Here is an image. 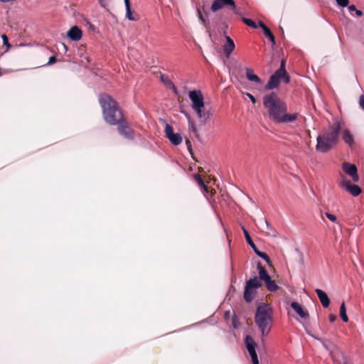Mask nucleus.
<instances>
[{
    "label": "nucleus",
    "instance_id": "nucleus-1",
    "mask_svg": "<svg viewBox=\"0 0 364 364\" xmlns=\"http://www.w3.org/2000/svg\"><path fill=\"white\" fill-rule=\"evenodd\" d=\"M341 130V123L336 122L327 129L323 131L317 136L316 149L321 153H326L330 151L338 143Z\"/></svg>",
    "mask_w": 364,
    "mask_h": 364
},
{
    "label": "nucleus",
    "instance_id": "nucleus-2",
    "mask_svg": "<svg viewBox=\"0 0 364 364\" xmlns=\"http://www.w3.org/2000/svg\"><path fill=\"white\" fill-rule=\"evenodd\" d=\"M255 320L257 326L262 332V336H267L269 333L272 326V308L267 304H259L257 308Z\"/></svg>",
    "mask_w": 364,
    "mask_h": 364
},
{
    "label": "nucleus",
    "instance_id": "nucleus-3",
    "mask_svg": "<svg viewBox=\"0 0 364 364\" xmlns=\"http://www.w3.org/2000/svg\"><path fill=\"white\" fill-rule=\"evenodd\" d=\"M263 104L269 114H287V105L274 92L266 95L263 98Z\"/></svg>",
    "mask_w": 364,
    "mask_h": 364
},
{
    "label": "nucleus",
    "instance_id": "nucleus-4",
    "mask_svg": "<svg viewBox=\"0 0 364 364\" xmlns=\"http://www.w3.org/2000/svg\"><path fill=\"white\" fill-rule=\"evenodd\" d=\"M188 123L189 129L191 130L197 138H199L198 132L201 130L206 124L209 115H186Z\"/></svg>",
    "mask_w": 364,
    "mask_h": 364
},
{
    "label": "nucleus",
    "instance_id": "nucleus-5",
    "mask_svg": "<svg viewBox=\"0 0 364 364\" xmlns=\"http://www.w3.org/2000/svg\"><path fill=\"white\" fill-rule=\"evenodd\" d=\"M99 102L102 109L103 114H115L117 112H119L117 102L108 95H100Z\"/></svg>",
    "mask_w": 364,
    "mask_h": 364
},
{
    "label": "nucleus",
    "instance_id": "nucleus-6",
    "mask_svg": "<svg viewBox=\"0 0 364 364\" xmlns=\"http://www.w3.org/2000/svg\"><path fill=\"white\" fill-rule=\"evenodd\" d=\"M188 96L192 102V108L197 114H201L205 106L202 92L200 90L190 91Z\"/></svg>",
    "mask_w": 364,
    "mask_h": 364
},
{
    "label": "nucleus",
    "instance_id": "nucleus-7",
    "mask_svg": "<svg viewBox=\"0 0 364 364\" xmlns=\"http://www.w3.org/2000/svg\"><path fill=\"white\" fill-rule=\"evenodd\" d=\"M246 348L251 356L252 364H259V360L255 350L256 343L251 336H247L245 338Z\"/></svg>",
    "mask_w": 364,
    "mask_h": 364
},
{
    "label": "nucleus",
    "instance_id": "nucleus-8",
    "mask_svg": "<svg viewBox=\"0 0 364 364\" xmlns=\"http://www.w3.org/2000/svg\"><path fill=\"white\" fill-rule=\"evenodd\" d=\"M163 123L165 124V134L166 136L169 139V141L173 144V145H178L182 142V137L179 134H175L173 133V127L168 124V123H166L164 121H163Z\"/></svg>",
    "mask_w": 364,
    "mask_h": 364
},
{
    "label": "nucleus",
    "instance_id": "nucleus-9",
    "mask_svg": "<svg viewBox=\"0 0 364 364\" xmlns=\"http://www.w3.org/2000/svg\"><path fill=\"white\" fill-rule=\"evenodd\" d=\"M242 231L245 235L247 242L254 250V251L257 254V255H258L261 258L264 259L268 264H270L271 260H270V258L269 257V256L265 252L259 251L257 248V247L255 246V243L252 241L248 231L244 227H242Z\"/></svg>",
    "mask_w": 364,
    "mask_h": 364
},
{
    "label": "nucleus",
    "instance_id": "nucleus-10",
    "mask_svg": "<svg viewBox=\"0 0 364 364\" xmlns=\"http://www.w3.org/2000/svg\"><path fill=\"white\" fill-rule=\"evenodd\" d=\"M341 185L353 196H358L361 193V188L358 185L352 184L351 181L346 179L345 176L342 177Z\"/></svg>",
    "mask_w": 364,
    "mask_h": 364
},
{
    "label": "nucleus",
    "instance_id": "nucleus-11",
    "mask_svg": "<svg viewBox=\"0 0 364 364\" xmlns=\"http://www.w3.org/2000/svg\"><path fill=\"white\" fill-rule=\"evenodd\" d=\"M297 115H269L272 122L274 124H289L296 121Z\"/></svg>",
    "mask_w": 364,
    "mask_h": 364
},
{
    "label": "nucleus",
    "instance_id": "nucleus-12",
    "mask_svg": "<svg viewBox=\"0 0 364 364\" xmlns=\"http://www.w3.org/2000/svg\"><path fill=\"white\" fill-rule=\"evenodd\" d=\"M225 6H230L232 9H235V3L233 0H214L211 6V10L215 12Z\"/></svg>",
    "mask_w": 364,
    "mask_h": 364
},
{
    "label": "nucleus",
    "instance_id": "nucleus-13",
    "mask_svg": "<svg viewBox=\"0 0 364 364\" xmlns=\"http://www.w3.org/2000/svg\"><path fill=\"white\" fill-rule=\"evenodd\" d=\"M343 170L346 174L352 178L353 181H358L359 177L355 165L345 162L343 164Z\"/></svg>",
    "mask_w": 364,
    "mask_h": 364
},
{
    "label": "nucleus",
    "instance_id": "nucleus-14",
    "mask_svg": "<svg viewBox=\"0 0 364 364\" xmlns=\"http://www.w3.org/2000/svg\"><path fill=\"white\" fill-rule=\"evenodd\" d=\"M281 80H284L283 75L279 74V72H275L269 78L267 84L265 86V90H269L277 87Z\"/></svg>",
    "mask_w": 364,
    "mask_h": 364
},
{
    "label": "nucleus",
    "instance_id": "nucleus-15",
    "mask_svg": "<svg viewBox=\"0 0 364 364\" xmlns=\"http://www.w3.org/2000/svg\"><path fill=\"white\" fill-rule=\"evenodd\" d=\"M118 132L126 138H132L133 132L125 119L118 127Z\"/></svg>",
    "mask_w": 364,
    "mask_h": 364
},
{
    "label": "nucleus",
    "instance_id": "nucleus-16",
    "mask_svg": "<svg viewBox=\"0 0 364 364\" xmlns=\"http://www.w3.org/2000/svg\"><path fill=\"white\" fill-rule=\"evenodd\" d=\"M160 80L168 88L171 89L173 91L175 95H179L178 89L174 85V84L173 83V82L171 80L168 75L165 74H161Z\"/></svg>",
    "mask_w": 364,
    "mask_h": 364
},
{
    "label": "nucleus",
    "instance_id": "nucleus-17",
    "mask_svg": "<svg viewBox=\"0 0 364 364\" xmlns=\"http://www.w3.org/2000/svg\"><path fill=\"white\" fill-rule=\"evenodd\" d=\"M226 43L223 46V51L227 58H229L235 48L233 40L228 36H225Z\"/></svg>",
    "mask_w": 364,
    "mask_h": 364
},
{
    "label": "nucleus",
    "instance_id": "nucleus-18",
    "mask_svg": "<svg viewBox=\"0 0 364 364\" xmlns=\"http://www.w3.org/2000/svg\"><path fill=\"white\" fill-rule=\"evenodd\" d=\"M105 120L111 125H120L124 119L123 115H104Z\"/></svg>",
    "mask_w": 364,
    "mask_h": 364
},
{
    "label": "nucleus",
    "instance_id": "nucleus-19",
    "mask_svg": "<svg viewBox=\"0 0 364 364\" xmlns=\"http://www.w3.org/2000/svg\"><path fill=\"white\" fill-rule=\"evenodd\" d=\"M82 31L77 26L72 27L67 33L68 37L73 41H79L82 38Z\"/></svg>",
    "mask_w": 364,
    "mask_h": 364
},
{
    "label": "nucleus",
    "instance_id": "nucleus-20",
    "mask_svg": "<svg viewBox=\"0 0 364 364\" xmlns=\"http://www.w3.org/2000/svg\"><path fill=\"white\" fill-rule=\"evenodd\" d=\"M316 293L321 303L322 304L323 306L325 308L328 307V306L330 304V299H329L328 295L326 294V293L320 289H316Z\"/></svg>",
    "mask_w": 364,
    "mask_h": 364
},
{
    "label": "nucleus",
    "instance_id": "nucleus-21",
    "mask_svg": "<svg viewBox=\"0 0 364 364\" xmlns=\"http://www.w3.org/2000/svg\"><path fill=\"white\" fill-rule=\"evenodd\" d=\"M291 306L301 318H304L309 316L308 311L304 309L298 302H291Z\"/></svg>",
    "mask_w": 364,
    "mask_h": 364
},
{
    "label": "nucleus",
    "instance_id": "nucleus-22",
    "mask_svg": "<svg viewBox=\"0 0 364 364\" xmlns=\"http://www.w3.org/2000/svg\"><path fill=\"white\" fill-rule=\"evenodd\" d=\"M246 70V77L247 78L252 82H255L257 84H260L262 82L261 79L255 74H254L253 70L250 68H247Z\"/></svg>",
    "mask_w": 364,
    "mask_h": 364
},
{
    "label": "nucleus",
    "instance_id": "nucleus-23",
    "mask_svg": "<svg viewBox=\"0 0 364 364\" xmlns=\"http://www.w3.org/2000/svg\"><path fill=\"white\" fill-rule=\"evenodd\" d=\"M245 286L248 287V288L255 289L259 288L262 286V283L260 282V279L258 277H255L253 278H251L250 280H248L246 282Z\"/></svg>",
    "mask_w": 364,
    "mask_h": 364
},
{
    "label": "nucleus",
    "instance_id": "nucleus-24",
    "mask_svg": "<svg viewBox=\"0 0 364 364\" xmlns=\"http://www.w3.org/2000/svg\"><path fill=\"white\" fill-rule=\"evenodd\" d=\"M255 294V291L254 289H250L245 286L244 299L247 302H251L253 300Z\"/></svg>",
    "mask_w": 364,
    "mask_h": 364
},
{
    "label": "nucleus",
    "instance_id": "nucleus-25",
    "mask_svg": "<svg viewBox=\"0 0 364 364\" xmlns=\"http://www.w3.org/2000/svg\"><path fill=\"white\" fill-rule=\"evenodd\" d=\"M276 72H279V74L283 75L285 83H288L289 82V77L287 75L285 70V61L284 60H282L280 68Z\"/></svg>",
    "mask_w": 364,
    "mask_h": 364
},
{
    "label": "nucleus",
    "instance_id": "nucleus-26",
    "mask_svg": "<svg viewBox=\"0 0 364 364\" xmlns=\"http://www.w3.org/2000/svg\"><path fill=\"white\" fill-rule=\"evenodd\" d=\"M343 139L349 145L353 144V136L348 129H345L343 132Z\"/></svg>",
    "mask_w": 364,
    "mask_h": 364
},
{
    "label": "nucleus",
    "instance_id": "nucleus-27",
    "mask_svg": "<svg viewBox=\"0 0 364 364\" xmlns=\"http://www.w3.org/2000/svg\"><path fill=\"white\" fill-rule=\"evenodd\" d=\"M194 179L198 183V184L200 186V187L201 188H203L205 193H208V191H209L208 187L205 184L203 180L202 179V178L200 177V176L198 173H196L194 175Z\"/></svg>",
    "mask_w": 364,
    "mask_h": 364
},
{
    "label": "nucleus",
    "instance_id": "nucleus-28",
    "mask_svg": "<svg viewBox=\"0 0 364 364\" xmlns=\"http://www.w3.org/2000/svg\"><path fill=\"white\" fill-rule=\"evenodd\" d=\"M257 269L259 270V279L260 280H262L263 279L269 276L268 272L260 262H258L257 264Z\"/></svg>",
    "mask_w": 364,
    "mask_h": 364
},
{
    "label": "nucleus",
    "instance_id": "nucleus-29",
    "mask_svg": "<svg viewBox=\"0 0 364 364\" xmlns=\"http://www.w3.org/2000/svg\"><path fill=\"white\" fill-rule=\"evenodd\" d=\"M340 316L344 322L348 321V317L346 314V308L345 302H343L340 306Z\"/></svg>",
    "mask_w": 364,
    "mask_h": 364
},
{
    "label": "nucleus",
    "instance_id": "nucleus-30",
    "mask_svg": "<svg viewBox=\"0 0 364 364\" xmlns=\"http://www.w3.org/2000/svg\"><path fill=\"white\" fill-rule=\"evenodd\" d=\"M197 12H198V18H199L200 21H201V23L203 24V26L205 27L206 29H209L210 28L209 24L207 23L200 8H197Z\"/></svg>",
    "mask_w": 364,
    "mask_h": 364
},
{
    "label": "nucleus",
    "instance_id": "nucleus-31",
    "mask_svg": "<svg viewBox=\"0 0 364 364\" xmlns=\"http://www.w3.org/2000/svg\"><path fill=\"white\" fill-rule=\"evenodd\" d=\"M264 34L271 41L273 45H275V38L269 28L264 29Z\"/></svg>",
    "mask_w": 364,
    "mask_h": 364
},
{
    "label": "nucleus",
    "instance_id": "nucleus-32",
    "mask_svg": "<svg viewBox=\"0 0 364 364\" xmlns=\"http://www.w3.org/2000/svg\"><path fill=\"white\" fill-rule=\"evenodd\" d=\"M266 287L269 291H275L279 289V287L276 284L275 281L272 279L269 284H267Z\"/></svg>",
    "mask_w": 364,
    "mask_h": 364
},
{
    "label": "nucleus",
    "instance_id": "nucleus-33",
    "mask_svg": "<svg viewBox=\"0 0 364 364\" xmlns=\"http://www.w3.org/2000/svg\"><path fill=\"white\" fill-rule=\"evenodd\" d=\"M242 21L246 25H247L248 26H250L251 28H257V23L255 21H253L252 20L250 19V18H247L242 17Z\"/></svg>",
    "mask_w": 364,
    "mask_h": 364
},
{
    "label": "nucleus",
    "instance_id": "nucleus-34",
    "mask_svg": "<svg viewBox=\"0 0 364 364\" xmlns=\"http://www.w3.org/2000/svg\"><path fill=\"white\" fill-rule=\"evenodd\" d=\"M263 224L266 226L267 228V230L265 231V234L267 235H273L274 236V230L273 229L270 227L269 225V223L266 220H264V222H263Z\"/></svg>",
    "mask_w": 364,
    "mask_h": 364
},
{
    "label": "nucleus",
    "instance_id": "nucleus-35",
    "mask_svg": "<svg viewBox=\"0 0 364 364\" xmlns=\"http://www.w3.org/2000/svg\"><path fill=\"white\" fill-rule=\"evenodd\" d=\"M126 16L127 17V18L129 20H131V21L136 20V18L133 16V14L131 10V7H129V9H126Z\"/></svg>",
    "mask_w": 364,
    "mask_h": 364
},
{
    "label": "nucleus",
    "instance_id": "nucleus-36",
    "mask_svg": "<svg viewBox=\"0 0 364 364\" xmlns=\"http://www.w3.org/2000/svg\"><path fill=\"white\" fill-rule=\"evenodd\" d=\"M336 3L341 7H346L348 6L349 1L348 0H336Z\"/></svg>",
    "mask_w": 364,
    "mask_h": 364
},
{
    "label": "nucleus",
    "instance_id": "nucleus-37",
    "mask_svg": "<svg viewBox=\"0 0 364 364\" xmlns=\"http://www.w3.org/2000/svg\"><path fill=\"white\" fill-rule=\"evenodd\" d=\"M1 38H2V40H3V44L4 46H6L8 48H10L11 47V45L9 44V38L8 37L6 36V35L5 34H3L1 36Z\"/></svg>",
    "mask_w": 364,
    "mask_h": 364
},
{
    "label": "nucleus",
    "instance_id": "nucleus-38",
    "mask_svg": "<svg viewBox=\"0 0 364 364\" xmlns=\"http://www.w3.org/2000/svg\"><path fill=\"white\" fill-rule=\"evenodd\" d=\"M326 216L328 219H329L332 222H336V216L332 213H326Z\"/></svg>",
    "mask_w": 364,
    "mask_h": 364
},
{
    "label": "nucleus",
    "instance_id": "nucleus-39",
    "mask_svg": "<svg viewBox=\"0 0 364 364\" xmlns=\"http://www.w3.org/2000/svg\"><path fill=\"white\" fill-rule=\"evenodd\" d=\"M57 62V58L55 55L51 56L49 58V60L48 63L46 64V65H51Z\"/></svg>",
    "mask_w": 364,
    "mask_h": 364
},
{
    "label": "nucleus",
    "instance_id": "nucleus-40",
    "mask_svg": "<svg viewBox=\"0 0 364 364\" xmlns=\"http://www.w3.org/2000/svg\"><path fill=\"white\" fill-rule=\"evenodd\" d=\"M358 103L361 109L364 110V94L359 97Z\"/></svg>",
    "mask_w": 364,
    "mask_h": 364
},
{
    "label": "nucleus",
    "instance_id": "nucleus-41",
    "mask_svg": "<svg viewBox=\"0 0 364 364\" xmlns=\"http://www.w3.org/2000/svg\"><path fill=\"white\" fill-rule=\"evenodd\" d=\"M186 144L187 145V148L190 152V154L191 155H193V149H192V145H191V141L188 139H186Z\"/></svg>",
    "mask_w": 364,
    "mask_h": 364
},
{
    "label": "nucleus",
    "instance_id": "nucleus-42",
    "mask_svg": "<svg viewBox=\"0 0 364 364\" xmlns=\"http://www.w3.org/2000/svg\"><path fill=\"white\" fill-rule=\"evenodd\" d=\"M257 26H259L262 30L263 31H264V29L267 28L268 27L262 22V21H259V24Z\"/></svg>",
    "mask_w": 364,
    "mask_h": 364
},
{
    "label": "nucleus",
    "instance_id": "nucleus-43",
    "mask_svg": "<svg viewBox=\"0 0 364 364\" xmlns=\"http://www.w3.org/2000/svg\"><path fill=\"white\" fill-rule=\"evenodd\" d=\"M336 318H337L336 315H335V314H330L329 315V321L331 323L334 322L336 320Z\"/></svg>",
    "mask_w": 364,
    "mask_h": 364
},
{
    "label": "nucleus",
    "instance_id": "nucleus-44",
    "mask_svg": "<svg viewBox=\"0 0 364 364\" xmlns=\"http://www.w3.org/2000/svg\"><path fill=\"white\" fill-rule=\"evenodd\" d=\"M262 281L264 282L265 286H266L267 284H269L272 281V279H271L270 276L269 275L266 278L263 279Z\"/></svg>",
    "mask_w": 364,
    "mask_h": 364
},
{
    "label": "nucleus",
    "instance_id": "nucleus-45",
    "mask_svg": "<svg viewBox=\"0 0 364 364\" xmlns=\"http://www.w3.org/2000/svg\"><path fill=\"white\" fill-rule=\"evenodd\" d=\"M348 10L350 11H355L357 10V9H356L355 6L353 4V5H350L348 6Z\"/></svg>",
    "mask_w": 364,
    "mask_h": 364
},
{
    "label": "nucleus",
    "instance_id": "nucleus-46",
    "mask_svg": "<svg viewBox=\"0 0 364 364\" xmlns=\"http://www.w3.org/2000/svg\"><path fill=\"white\" fill-rule=\"evenodd\" d=\"M124 4H125L126 9H129V7H131L129 0H124Z\"/></svg>",
    "mask_w": 364,
    "mask_h": 364
},
{
    "label": "nucleus",
    "instance_id": "nucleus-47",
    "mask_svg": "<svg viewBox=\"0 0 364 364\" xmlns=\"http://www.w3.org/2000/svg\"><path fill=\"white\" fill-rule=\"evenodd\" d=\"M234 11V13L236 14V15H238V16H241V14L240 13V11H238V10L236 9V6L235 7V9H232Z\"/></svg>",
    "mask_w": 364,
    "mask_h": 364
},
{
    "label": "nucleus",
    "instance_id": "nucleus-48",
    "mask_svg": "<svg viewBox=\"0 0 364 364\" xmlns=\"http://www.w3.org/2000/svg\"><path fill=\"white\" fill-rule=\"evenodd\" d=\"M355 13H356V15H357L358 16H363V12H362L360 10H358V9H357V10L355 11Z\"/></svg>",
    "mask_w": 364,
    "mask_h": 364
},
{
    "label": "nucleus",
    "instance_id": "nucleus-49",
    "mask_svg": "<svg viewBox=\"0 0 364 364\" xmlns=\"http://www.w3.org/2000/svg\"><path fill=\"white\" fill-rule=\"evenodd\" d=\"M198 171H199V172H202V171H203V168L202 167H199Z\"/></svg>",
    "mask_w": 364,
    "mask_h": 364
},
{
    "label": "nucleus",
    "instance_id": "nucleus-50",
    "mask_svg": "<svg viewBox=\"0 0 364 364\" xmlns=\"http://www.w3.org/2000/svg\"><path fill=\"white\" fill-rule=\"evenodd\" d=\"M250 99L254 102L255 101L254 97L252 95H250Z\"/></svg>",
    "mask_w": 364,
    "mask_h": 364
},
{
    "label": "nucleus",
    "instance_id": "nucleus-51",
    "mask_svg": "<svg viewBox=\"0 0 364 364\" xmlns=\"http://www.w3.org/2000/svg\"><path fill=\"white\" fill-rule=\"evenodd\" d=\"M86 60H87V62H90L89 58H86Z\"/></svg>",
    "mask_w": 364,
    "mask_h": 364
}]
</instances>
